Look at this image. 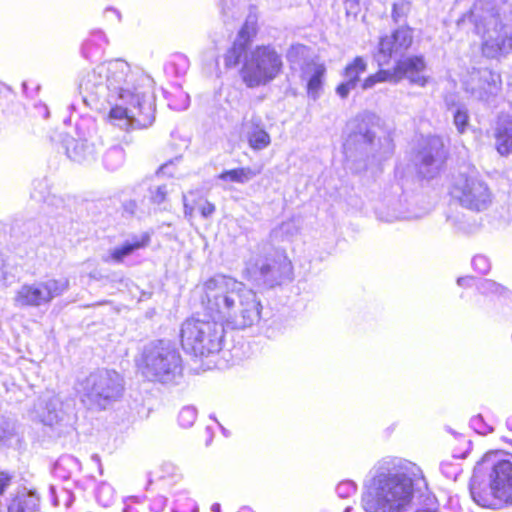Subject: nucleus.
<instances>
[{"instance_id": "nucleus-2", "label": "nucleus", "mask_w": 512, "mask_h": 512, "mask_svg": "<svg viewBox=\"0 0 512 512\" xmlns=\"http://www.w3.org/2000/svg\"><path fill=\"white\" fill-rule=\"evenodd\" d=\"M387 472L375 474L362 496L366 512H403L415 495L428 489L422 469L408 460H399L387 467Z\"/></svg>"}, {"instance_id": "nucleus-31", "label": "nucleus", "mask_w": 512, "mask_h": 512, "mask_svg": "<svg viewBox=\"0 0 512 512\" xmlns=\"http://www.w3.org/2000/svg\"><path fill=\"white\" fill-rule=\"evenodd\" d=\"M353 87H355V85L350 84V82L346 80V82L340 83L336 87V92L341 98H346L349 94L350 89Z\"/></svg>"}, {"instance_id": "nucleus-10", "label": "nucleus", "mask_w": 512, "mask_h": 512, "mask_svg": "<svg viewBox=\"0 0 512 512\" xmlns=\"http://www.w3.org/2000/svg\"><path fill=\"white\" fill-rule=\"evenodd\" d=\"M258 28L255 20H246L238 32L237 40L227 50L224 55V62L227 68L237 66L243 54L251 44L253 38L257 35Z\"/></svg>"}, {"instance_id": "nucleus-28", "label": "nucleus", "mask_w": 512, "mask_h": 512, "mask_svg": "<svg viewBox=\"0 0 512 512\" xmlns=\"http://www.w3.org/2000/svg\"><path fill=\"white\" fill-rule=\"evenodd\" d=\"M307 47L304 44H293L290 46L287 54L289 61H295L306 51Z\"/></svg>"}, {"instance_id": "nucleus-6", "label": "nucleus", "mask_w": 512, "mask_h": 512, "mask_svg": "<svg viewBox=\"0 0 512 512\" xmlns=\"http://www.w3.org/2000/svg\"><path fill=\"white\" fill-rule=\"evenodd\" d=\"M450 195L461 206L476 212L486 209L492 202L487 183L474 176L461 177L452 185Z\"/></svg>"}, {"instance_id": "nucleus-15", "label": "nucleus", "mask_w": 512, "mask_h": 512, "mask_svg": "<svg viewBox=\"0 0 512 512\" xmlns=\"http://www.w3.org/2000/svg\"><path fill=\"white\" fill-rule=\"evenodd\" d=\"M495 150L502 157L512 154V119L498 121L494 130Z\"/></svg>"}, {"instance_id": "nucleus-29", "label": "nucleus", "mask_w": 512, "mask_h": 512, "mask_svg": "<svg viewBox=\"0 0 512 512\" xmlns=\"http://www.w3.org/2000/svg\"><path fill=\"white\" fill-rule=\"evenodd\" d=\"M274 265L272 263H264L258 268L259 276L267 279L273 275Z\"/></svg>"}, {"instance_id": "nucleus-5", "label": "nucleus", "mask_w": 512, "mask_h": 512, "mask_svg": "<svg viewBox=\"0 0 512 512\" xmlns=\"http://www.w3.org/2000/svg\"><path fill=\"white\" fill-rule=\"evenodd\" d=\"M283 69L281 55L272 45H258L245 58L239 71L243 83L249 88L266 85Z\"/></svg>"}, {"instance_id": "nucleus-11", "label": "nucleus", "mask_w": 512, "mask_h": 512, "mask_svg": "<svg viewBox=\"0 0 512 512\" xmlns=\"http://www.w3.org/2000/svg\"><path fill=\"white\" fill-rule=\"evenodd\" d=\"M326 66L317 59L306 60L300 67V77L305 82L306 92L312 98H317L323 87Z\"/></svg>"}, {"instance_id": "nucleus-7", "label": "nucleus", "mask_w": 512, "mask_h": 512, "mask_svg": "<svg viewBox=\"0 0 512 512\" xmlns=\"http://www.w3.org/2000/svg\"><path fill=\"white\" fill-rule=\"evenodd\" d=\"M69 287L67 278H49L35 284H24L16 292L14 302L19 307H38L62 295Z\"/></svg>"}, {"instance_id": "nucleus-22", "label": "nucleus", "mask_w": 512, "mask_h": 512, "mask_svg": "<svg viewBox=\"0 0 512 512\" xmlns=\"http://www.w3.org/2000/svg\"><path fill=\"white\" fill-rule=\"evenodd\" d=\"M398 43L400 52L408 50L413 43L412 29L408 27L398 28L393 31Z\"/></svg>"}, {"instance_id": "nucleus-12", "label": "nucleus", "mask_w": 512, "mask_h": 512, "mask_svg": "<svg viewBox=\"0 0 512 512\" xmlns=\"http://www.w3.org/2000/svg\"><path fill=\"white\" fill-rule=\"evenodd\" d=\"M151 243V235L149 232L142 233L139 237H134L130 242H124L122 245L115 247L110 251L106 261L114 263H122L124 259L133 252L148 247Z\"/></svg>"}, {"instance_id": "nucleus-13", "label": "nucleus", "mask_w": 512, "mask_h": 512, "mask_svg": "<svg viewBox=\"0 0 512 512\" xmlns=\"http://www.w3.org/2000/svg\"><path fill=\"white\" fill-rule=\"evenodd\" d=\"M215 211V204L197 191L189 192L188 196L184 198V214L186 217H192L195 212H199L202 217L208 218Z\"/></svg>"}, {"instance_id": "nucleus-16", "label": "nucleus", "mask_w": 512, "mask_h": 512, "mask_svg": "<svg viewBox=\"0 0 512 512\" xmlns=\"http://www.w3.org/2000/svg\"><path fill=\"white\" fill-rule=\"evenodd\" d=\"M39 498L31 492H18L11 496L7 512H39Z\"/></svg>"}, {"instance_id": "nucleus-27", "label": "nucleus", "mask_w": 512, "mask_h": 512, "mask_svg": "<svg viewBox=\"0 0 512 512\" xmlns=\"http://www.w3.org/2000/svg\"><path fill=\"white\" fill-rule=\"evenodd\" d=\"M195 412L190 409H183L178 415V422L181 426L186 427L194 423Z\"/></svg>"}, {"instance_id": "nucleus-9", "label": "nucleus", "mask_w": 512, "mask_h": 512, "mask_svg": "<svg viewBox=\"0 0 512 512\" xmlns=\"http://www.w3.org/2000/svg\"><path fill=\"white\" fill-rule=\"evenodd\" d=\"M427 61L423 55H410L397 60L393 66L396 83L407 79L411 85L425 87L430 77L425 74Z\"/></svg>"}, {"instance_id": "nucleus-33", "label": "nucleus", "mask_w": 512, "mask_h": 512, "mask_svg": "<svg viewBox=\"0 0 512 512\" xmlns=\"http://www.w3.org/2000/svg\"><path fill=\"white\" fill-rule=\"evenodd\" d=\"M105 13H113L115 18H116V20L118 22L120 21V14L116 10H114L112 8H108V9L105 10Z\"/></svg>"}, {"instance_id": "nucleus-14", "label": "nucleus", "mask_w": 512, "mask_h": 512, "mask_svg": "<svg viewBox=\"0 0 512 512\" xmlns=\"http://www.w3.org/2000/svg\"><path fill=\"white\" fill-rule=\"evenodd\" d=\"M99 70L100 75L105 77L107 86L116 88L118 84L126 81L130 67L125 61L111 60L101 64Z\"/></svg>"}, {"instance_id": "nucleus-17", "label": "nucleus", "mask_w": 512, "mask_h": 512, "mask_svg": "<svg viewBox=\"0 0 512 512\" xmlns=\"http://www.w3.org/2000/svg\"><path fill=\"white\" fill-rule=\"evenodd\" d=\"M246 139L249 147L254 151L263 150L271 143L270 135L261 125L260 119L253 123L252 129L247 132Z\"/></svg>"}, {"instance_id": "nucleus-8", "label": "nucleus", "mask_w": 512, "mask_h": 512, "mask_svg": "<svg viewBox=\"0 0 512 512\" xmlns=\"http://www.w3.org/2000/svg\"><path fill=\"white\" fill-rule=\"evenodd\" d=\"M93 389L87 397L91 405L103 410L109 403L122 396L124 387L117 372L106 371L104 375H99Z\"/></svg>"}, {"instance_id": "nucleus-35", "label": "nucleus", "mask_w": 512, "mask_h": 512, "mask_svg": "<svg viewBox=\"0 0 512 512\" xmlns=\"http://www.w3.org/2000/svg\"><path fill=\"white\" fill-rule=\"evenodd\" d=\"M416 512H434V511H429V510H419V511H416Z\"/></svg>"}, {"instance_id": "nucleus-19", "label": "nucleus", "mask_w": 512, "mask_h": 512, "mask_svg": "<svg viewBox=\"0 0 512 512\" xmlns=\"http://www.w3.org/2000/svg\"><path fill=\"white\" fill-rule=\"evenodd\" d=\"M366 69L367 63L365 59L361 56H356L345 66L343 76L350 82V84L356 85L360 80V76L366 71Z\"/></svg>"}, {"instance_id": "nucleus-30", "label": "nucleus", "mask_w": 512, "mask_h": 512, "mask_svg": "<svg viewBox=\"0 0 512 512\" xmlns=\"http://www.w3.org/2000/svg\"><path fill=\"white\" fill-rule=\"evenodd\" d=\"M138 205L136 200L130 199L122 204V210L127 215H134L137 211Z\"/></svg>"}, {"instance_id": "nucleus-21", "label": "nucleus", "mask_w": 512, "mask_h": 512, "mask_svg": "<svg viewBox=\"0 0 512 512\" xmlns=\"http://www.w3.org/2000/svg\"><path fill=\"white\" fill-rule=\"evenodd\" d=\"M378 53L387 58H390L394 54L401 53L393 32L390 35L382 36L379 39Z\"/></svg>"}, {"instance_id": "nucleus-23", "label": "nucleus", "mask_w": 512, "mask_h": 512, "mask_svg": "<svg viewBox=\"0 0 512 512\" xmlns=\"http://www.w3.org/2000/svg\"><path fill=\"white\" fill-rule=\"evenodd\" d=\"M508 294L509 291L506 287L494 281L488 282L485 290L483 291V295L490 300H500L501 298L508 296Z\"/></svg>"}, {"instance_id": "nucleus-26", "label": "nucleus", "mask_w": 512, "mask_h": 512, "mask_svg": "<svg viewBox=\"0 0 512 512\" xmlns=\"http://www.w3.org/2000/svg\"><path fill=\"white\" fill-rule=\"evenodd\" d=\"M14 479L13 473L7 470H0V497L3 496L11 486Z\"/></svg>"}, {"instance_id": "nucleus-20", "label": "nucleus", "mask_w": 512, "mask_h": 512, "mask_svg": "<svg viewBox=\"0 0 512 512\" xmlns=\"http://www.w3.org/2000/svg\"><path fill=\"white\" fill-rule=\"evenodd\" d=\"M393 68L391 70L379 69L373 74L368 75L362 82L361 87L364 90L370 89L378 83L392 82L396 83Z\"/></svg>"}, {"instance_id": "nucleus-24", "label": "nucleus", "mask_w": 512, "mask_h": 512, "mask_svg": "<svg viewBox=\"0 0 512 512\" xmlns=\"http://www.w3.org/2000/svg\"><path fill=\"white\" fill-rule=\"evenodd\" d=\"M168 199V190L166 185L156 187L151 191L150 202L153 205H161Z\"/></svg>"}, {"instance_id": "nucleus-25", "label": "nucleus", "mask_w": 512, "mask_h": 512, "mask_svg": "<svg viewBox=\"0 0 512 512\" xmlns=\"http://www.w3.org/2000/svg\"><path fill=\"white\" fill-rule=\"evenodd\" d=\"M454 124L459 133H464L468 126L469 116L465 110H457L453 117Z\"/></svg>"}, {"instance_id": "nucleus-32", "label": "nucleus", "mask_w": 512, "mask_h": 512, "mask_svg": "<svg viewBox=\"0 0 512 512\" xmlns=\"http://www.w3.org/2000/svg\"><path fill=\"white\" fill-rule=\"evenodd\" d=\"M402 15H404L402 6H400L397 3H394L392 6V12H391V16H392L393 20L395 22H397Z\"/></svg>"}, {"instance_id": "nucleus-34", "label": "nucleus", "mask_w": 512, "mask_h": 512, "mask_svg": "<svg viewBox=\"0 0 512 512\" xmlns=\"http://www.w3.org/2000/svg\"><path fill=\"white\" fill-rule=\"evenodd\" d=\"M422 161L425 165H430L433 163L434 159L431 155H429V156H425Z\"/></svg>"}, {"instance_id": "nucleus-18", "label": "nucleus", "mask_w": 512, "mask_h": 512, "mask_svg": "<svg viewBox=\"0 0 512 512\" xmlns=\"http://www.w3.org/2000/svg\"><path fill=\"white\" fill-rule=\"evenodd\" d=\"M257 173L258 171L250 167H237L222 171L217 178L226 183L244 184L255 177Z\"/></svg>"}, {"instance_id": "nucleus-3", "label": "nucleus", "mask_w": 512, "mask_h": 512, "mask_svg": "<svg viewBox=\"0 0 512 512\" xmlns=\"http://www.w3.org/2000/svg\"><path fill=\"white\" fill-rule=\"evenodd\" d=\"M470 492L484 508L500 509L512 504V455L500 458L498 452L485 453L474 467Z\"/></svg>"}, {"instance_id": "nucleus-1", "label": "nucleus", "mask_w": 512, "mask_h": 512, "mask_svg": "<svg viewBox=\"0 0 512 512\" xmlns=\"http://www.w3.org/2000/svg\"><path fill=\"white\" fill-rule=\"evenodd\" d=\"M238 282L230 276L217 274L200 283V304L211 320L186 318L180 326L179 340L182 349L193 356H209L222 349L224 331L222 324L228 322L236 308V295L240 299L239 325L248 327L258 321L261 303L253 292H242L234 287Z\"/></svg>"}, {"instance_id": "nucleus-4", "label": "nucleus", "mask_w": 512, "mask_h": 512, "mask_svg": "<svg viewBox=\"0 0 512 512\" xmlns=\"http://www.w3.org/2000/svg\"><path fill=\"white\" fill-rule=\"evenodd\" d=\"M149 91L119 88L109 96L110 109L105 120L112 125L125 124L147 128L155 119L154 105L147 100Z\"/></svg>"}]
</instances>
